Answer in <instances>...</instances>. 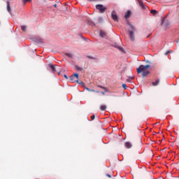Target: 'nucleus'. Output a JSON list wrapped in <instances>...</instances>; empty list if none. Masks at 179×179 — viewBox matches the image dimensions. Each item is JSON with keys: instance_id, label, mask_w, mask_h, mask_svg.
Instances as JSON below:
<instances>
[{"instance_id": "f03ea898", "label": "nucleus", "mask_w": 179, "mask_h": 179, "mask_svg": "<svg viewBox=\"0 0 179 179\" xmlns=\"http://www.w3.org/2000/svg\"><path fill=\"white\" fill-rule=\"evenodd\" d=\"M128 25L130 27V29L129 30V35L131 40V41H135V36H134V32L136 31V29L132 26V24L128 23Z\"/></svg>"}, {"instance_id": "6e6552de", "label": "nucleus", "mask_w": 179, "mask_h": 179, "mask_svg": "<svg viewBox=\"0 0 179 179\" xmlns=\"http://www.w3.org/2000/svg\"><path fill=\"white\" fill-rule=\"evenodd\" d=\"M124 146L127 149H131V148H132V144L130 142L127 141L124 143Z\"/></svg>"}, {"instance_id": "7c9ffc66", "label": "nucleus", "mask_w": 179, "mask_h": 179, "mask_svg": "<svg viewBox=\"0 0 179 179\" xmlns=\"http://www.w3.org/2000/svg\"><path fill=\"white\" fill-rule=\"evenodd\" d=\"M101 94L104 96V94H106V92H102Z\"/></svg>"}, {"instance_id": "2eb2a0df", "label": "nucleus", "mask_w": 179, "mask_h": 179, "mask_svg": "<svg viewBox=\"0 0 179 179\" xmlns=\"http://www.w3.org/2000/svg\"><path fill=\"white\" fill-rule=\"evenodd\" d=\"M66 57H68V58H73V55L72 53H65Z\"/></svg>"}, {"instance_id": "0eeeda50", "label": "nucleus", "mask_w": 179, "mask_h": 179, "mask_svg": "<svg viewBox=\"0 0 179 179\" xmlns=\"http://www.w3.org/2000/svg\"><path fill=\"white\" fill-rule=\"evenodd\" d=\"M49 68L52 69L53 73H55V72H57V69L55 68V66H54L53 64H50L48 65Z\"/></svg>"}, {"instance_id": "2f4dec72", "label": "nucleus", "mask_w": 179, "mask_h": 179, "mask_svg": "<svg viewBox=\"0 0 179 179\" xmlns=\"http://www.w3.org/2000/svg\"><path fill=\"white\" fill-rule=\"evenodd\" d=\"M80 85H83V82L78 83Z\"/></svg>"}, {"instance_id": "7ed1b4c3", "label": "nucleus", "mask_w": 179, "mask_h": 179, "mask_svg": "<svg viewBox=\"0 0 179 179\" xmlns=\"http://www.w3.org/2000/svg\"><path fill=\"white\" fill-rule=\"evenodd\" d=\"M96 8L99 10L100 13H104L107 10V8L101 4H98L96 6Z\"/></svg>"}, {"instance_id": "a878e982", "label": "nucleus", "mask_w": 179, "mask_h": 179, "mask_svg": "<svg viewBox=\"0 0 179 179\" xmlns=\"http://www.w3.org/2000/svg\"><path fill=\"white\" fill-rule=\"evenodd\" d=\"M94 118H95V116H94V115L91 116V120H92V121H93V120H94Z\"/></svg>"}, {"instance_id": "a211bd4d", "label": "nucleus", "mask_w": 179, "mask_h": 179, "mask_svg": "<svg viewBox=\"0 0 179 179\" xmlns=\"http://www.w3.org/2000/svg\"><path fill=\"white\" fill-rule=\"evenodd\" d=\"M85 90H87V92H96V90H90L89 87H85Z\"/></svg>"}, {"instance_id": "f8f14e48", "label": "nucleus", "mask_w": 179, "mask_h": 179, "mask_svg": "<svg viewBox=\"0 0 179 179\" xmlns=\"http://www.w3.org/2000/svg\"><path fill=\"white\" fill-rule=\"evenodd\" d=\"M159 83H160V80L157 79V80H156V81L152 82V86H157V85H159Z\"/></svg>"}, {"instance_id": "bb28decb", "label": "nucleus", "mask_w": 179, "mask_h": 179, "mask_svg": "<svg viewBox=\"0 0 179 179\" xmlns=\"http://www.w3.org/2000/svg\"><path fill=\"white\" fill-rule=\"evenodd\" d=\"M106 176H107V177H108L109 178H111V175L107 173Z\"/></svg>"}, {"instance_id": "9d476101", "label": "nucleus", "mask_w": 179, "mask_h": 179, "mask_svg": "<svg viewBox=\"0 0 179 179\" xmlns=\"http://www.w3.org/2000/svg\"><path fill=\"white\" fill-rule=\"evenodd\" d=\"M131 17V10H128L124 15V19H129Z\"/></svg>"}, {"instance_id": "f3484780", "label": "nucleus", "mask_w": 179, "mask_h": 179, "mask_svg": "<svg viewBox=\"0 0 179 179\" xmlns=\"http://www.w3.org/2000/svg\"><path fill=\"white\" fill-rule=\"evenodd\" d=\"M27 29V26H24V25L21 26V29L22 30V31H26Z\"/></svg>"}, {"instance_id": "393cba45", "label": "nucleus", "mask_w": 179, "mask_h": 179, "mask_svg": "<svg viewBox=\"0 0 179 179\" xmlns=\"http://www.w3.org/2000/svg\"><path fill=\"white\" fill-rule=\"evenodd\" d=\"M117 48L120 51H124V49L120 46H118Z\"/></svg>"}, {"instance_id": "39448f33", "label": "nucleus", "mask_w": 179, "mask_h": 179, "mask_svg": "<svg viewBox=\"0 0 179 179\" xmlns=\"http://www.w3.org/2000/svg\"><path fill=\"white\" fill-rule=\"evenodd\" d=\"M111 16L112 19H113L115 22H118V15H117V13H115V11L112 12Z\"/></svg>"}, {"instance_id": "ddd939ff", "label": "nucleus", "mask_w": 179, "mask_h": 179, "mask_svg": "<svg viewBox=\"0 0 179 179\" xmlns=\"http://www.w3.org/2000/svg\"><path fill=\"white\" fill-rule=\"evenodd\" d=\"M106 36H107L106 32H104L103 31H100V37L104 38L106 37Z\"/></svg>"}, {"instance_id": "6ab92c4d", "label": "nucleus", "mask_w": 179, "mask_h": 179, "mask_svg": "<svg viewBox=\"0 0 179 179\" xmlns=\"http://www.w3.org/2000/svg\"><path fill=\"white\" fill-rule=\"evenodd\" d=\"M150 13H152V15H156L157 11H156V10H151Z\"/></svg>"}, {"instance_id": "f704fd0d", "label": "nucleus", "mask_w": 179, "mask_h": 179, "mask_svg": "<svg viewBox=\"0 0 179 179\" xmlns=\"http://www.w3.org/2000/svg\"><path fill=\"white\" fill-rule=\"evenodd\" d=\"M59 73H61V72H59V73H58V75H59Z\"/></svg>"}, {"instance_id": "c756f323", "label": "nucleus", "mask_w": 179, "mask_h": 179, "mask_svg": "<svg viewBox=\"0 0 179 179\" xmlns=\"http://www.w3.org/2000/svg\"><path fill=\"white\" fill-rule=\"evenodd\" d=\"M99 87H101V89H106V87H102V86H99Z\"/></svg>"}, {"instance_id": "aec40b11", "label": "nucleus", "mask_w": 179, "mask_h": 179, "mask_svg": "<svg viewBox=\"0 0 179 179\" xmlns=\"http://www.w3.org/2000/svg\"><path fill=\"white\" fill-rule=\"evenodd\" d=\"M76 71H83V69H82V67H79L78 66H76Z\"/></svg>"}, {"instance_id": "72a5a7b5", "label": "nucleus", "mask_w": 179, "mask_h": 179, "mask_svg": "<svg viewBox=\"0 0 179 179\" xmlns=\"http://www.w3.org/2000/svg\"><path fill=\"white\" fill-rule=\"evenodd\" d=\"M95 93H99V91H95Z\"/></svg>"}, {"instance_id": "20e7f679", "label": "nucleus", "mask_w": 179, "mask_h": 179, "mask_svg": "<svg viewBox=\"0 0 179 179\" xmlns=\"http://www.w3.org/2000/svg\"><path fill=\"white\" fill-rule=\"evenodd\" d=\"M162 25L164 26L165 29H170L171 24L169 22H164V19L162 21Z\"/></svg>"}, {"instance_id": "412c9836", "label": "nucleus", "mask_w": 179, "mask_h": 179, "mask_svg": "<svg viewBox=\"0 0 179 179\" xmlns=\"http://www.w3.org/2000/svg\"><path fill=\"white\" fill-rule=\"evenodd\" d=\"M70 80H71V82H73V80H75V76H71L70 77Z\"/></svg>"}, {"instance_id": "4468645a", "label": "nucleus", "mask_w": 179, "mask_h": 179, "mask_svg": "<svg viewBox=\"0 0 179 179\" xmlns=\"http://www.w3.org/2000/svg\"><path fill=\"white\" fill-rule=\"evenodd\" d=\"M106 109L107 106L106 105H101L100 107V110H101V111H106Z\"/></svg>"}, {"instance_id": "423d86ee", "label": "nucleus", "mask_w": 179, "mask_h": 179, "mask_svg": "<svg viewBox=\"0 0 179 179\" xmlns=\"http://www.w3.org/2000/svg\"><path fill=\"white\" fill-rule=\"evenodd\" d=\"M6 5H7V10L8 12L12 15V9L10 8V2L9 1H6Z\"/></svg>"}, {"instance_id": "b1692460", "label": "nucleus", "mask_w": 179, "mask_h": 179, "mask_svg": "<svg viewBox=\"0 0 179 179\" xmlns=\"http://www.w3.org/2000/svg\"><path fill=\"white\" fill-rule=\"evenodd\" d=\"M122 87L124 90H127V85L126 84H122Z\"/></svg>"}, {"instance_id": "f257e3e1", "label": "nucleus", "mask_w": 179, "mask_h": 179, "mask_svg": "<svg viewBox=\"0 0 179 179\" xmlns=\"http://www.w3.org/2000/svg\"><path fill=\"white\" fill-rule=\"evenodd\" d=\"M148 68H150V65H140V66L137 69V73H141L143 72V78H145V76H147V75H149L150 72L146 69Z\"/></svg>"}, {"instance_id": "9b49d317", "label": "nucleus", "mask_w": 179, "mask_h": 179, "mask_svg": "<svg viewBox=\"0 0 179 179\" xmlns=\"http://www.w3.org/2000/svg\"><path fill=\"white\" fill-rule=\"evenodd\" d=\"M139 5L142 9H146V5L142 1H139Z\"/></svg>"}, {"instance_id": "4be33fe9", "label": "nucleus", "mask_w": 179, "mask_h": 179, "mask_svg": "<svg viewBox=\"0 0 179 179\" xmlns=\"http://www.w3.org/2000/svg\"><path fill=\"white\" fill-rule=\"evenodd\" d=\"M171 52H173V50H168V51L165 53V55H169V54H171Z\"/></svg>"}, {"instance_id": "5701e85b", "label": "nucleus", "mask_w": 179, "mask_h": 179, "mask_svg": "<svg viewBox=\"0 0 179 179\" xmlns=\"http://www.w3.org/2000/svg\"><path fill=\"white\" fill-rule=\"evenodd\" d=\"M26 2H31V0H22V3L24 4Z\"/></svg>"}, {"instance_id": "cd10ccee", "label": "nucleus", "mask_w": 179, "mask_h": 179, "mask_svg": "<svg viewBox=\"0 0 179 179\" xmlns=\"http://www.w3.org/2000/svg\"><path fill=\"white\" fill-rule=\"evenodd\" d=\"M64 77L66 79H68V76H66V74H64Z\"/></svg>"}, {"instance_id": "473e14b6", "label": "nucleus", "mask_w": 179, "mask_h": 179, "mask_svg": "<svg viewBox=\"0 0 179 179\" xmlns=\"http://www.w3.org/2000/svg\"><path fill=\"white\" fill-rule=\"evenodd\" d=\"M55 8H57V4H54L53 6Z\"/></svg>"}, {"instance_id": "1a4fd4ad", "label": "nucleus", "mask_w": 179, "mask_h": 179, "mask_svg": "<svg viewBox=\"0 0 179 179\" xmlns=\"http://www.w3.org/2000/svg\"><path fill=\"white\" fill-rule=\"evenodd\" d=\"M86 22H87V24L90 25V26H94V22H93V21L92 20H90V18H87L86 20Z\"/></svg>"}, {"instance_id": "dca6fc26", "label": "nucleus", "mask_w": 179, "mask_h": 179, "mask_svg": "<svg viewBox=\"0 0 179 179\" xmlns=\"http://www.w3.org/2000/svg\"><path fill=\"white\" fill-rule=\"evenodd\" d=\"M73 76H74V78H76L77 80L76 81H77L78 83H79V80H78V79H79V74L74 73Z\"/></svg>"}, {"instance_id": "c85d7f7f", "label": "nucleus", "mask_w": 179, "mask_h": 179, "mask_svg": "<svg viewBox=\"0 0 179 179\" xmlns=\"http://www.w3.org/2000/svg\"><path fill=\"white\" fill-rule=\"evenodd\" d=\"M131 80H132V78H131L130 79L127 80V82H131Z\"/></svg>"}]
</instances>
